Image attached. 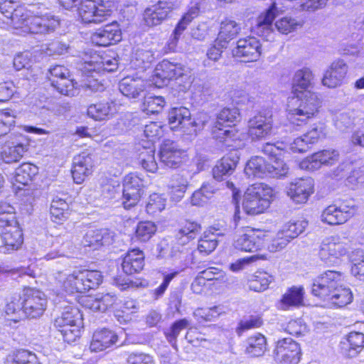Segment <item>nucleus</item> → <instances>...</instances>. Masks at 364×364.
Segmentation results:
<instances>
[{"instance_id":"1","label":"nucleus","mask_w":364,"mask_h":364,"mask_svg":"<svg viewBox=\"0 0 364 364\" xmlns=\"http://www.w3.org/2000/svg\"><path fill=\"white\" fill-rule=\"evenodd\" d=\"M314 75L309 68L297 70L293 76L291 92L293 97L298 100L296 107L287 111L288 119L294 127H303L316 118L322 110L323 100L314 88Z\"/></svg>"},{"instance_id":"2","label":"nucleus","mask_w":364,"mask_h":364,"mask_svg":"<svg viewBox=\"0 0 364 364\" xmlns=\"http://www.w3.org/2000/svg\"><path fill=\"white\" fill-rule=\"evenodd\" d=\"M0 12L9 20L14 32L20 36L48 33L60 25L59 19L51 14L32 15L18 0L1 1Z\"/></svg>"},{"instance_id":"3","label":"nucleus","mask_w":364,"mask_h":364,"mask_svg":"<svg viewBox=\"0 0 364 364\" xmlns=\"http://www.w3.org/2000/svg\"><path fill=\"white\" fill-rule=\"evenodd\" d=\"M48 299L36 287L23 286L6 303L1 316L5 325L12 327L25 319H36L43 316L47 309Z\"/></svg>"},{"instance_id":"4","label":"nucleus","mask_w":364,"mask_h":364,"mask_svg":"<svg viewBox=\"0 0 364 364\" xmlns=\"http://www.w3.org/2000/svg\"><path fill=\"white\" fill-rule=\"evenodd\" d=\"M311 294L321 302L333 308H343L353 300L350 289L345 284L343 272L326 270L312 282Z\"/></svg>"},{"instance_id":"5","label":"nucleus","mask_w":364,"mask_h":364,"mask_svg":"<svg viewBox=\"0 0 364 364\" xmlns=\"http://www.w3.org/2000/svg\"><path fill=\"white\" fill-rule=\"evenodd\" d=\"M263 156H255L247 163L245 171L250 176L263 177L267 173L282 176L288 169L284 158L288 151L284 143H265L262 149Z\"/></svg>"},{"instance_id":"6","label":"nucleus","mask_w":364,"mask_h":364,"mask_svg":"<svg viewBox=\"0 0 364 364\" xmlns=\"http://www.w3.org/2000/svg\"><path fill=\"white\" fill-rule=\"evenodd\" d=\"M103 278L100 270L80 267L59 281V288L66 295L82 296L97 289L102 284Z\"/></svg>"},{"instance_id":"7","label":"nucleus","mask_w":364,"mask_h":364,"mask_svg":"<svg viewBox=\"0 0 364 364\" xmlns=\"http://www.w3.org/2000/svg\"><path fill=\"white\" fill-rule=\"evenodd\" d=\"M235 282V277L229 275L223 269L210 266L197 274L191 288L197 294L208 289L220 294L232 289Z\"/></svg>"},{"instance_id":"8","label":"nucleus","mask_w":364,"mask_h":364,"mask_svg":"<svg viewBox=\"0 0 364 364\" xmlns=\"http://www.w3.org/2000/svg\"><path fill=\"white\" fill-rule=\"evenodd\" d=\"M241 112L239 108L224 107L216 114L213 126V137L222 143L240 140L237 123L240 121Z\"/></svg>"},{"instance_id":"9","label":"nucleus","mask_w":364,"mask_h":364,"mask_svg":"<svg viewBox=\"0 0 364 364\" xmlns=\"http://www.w3.org/2000/svg\"><path fill=\"white\" fill-rule=\"evenodd\" d=\"M81 304L85 309L92 311L102 313L112 311L119 321H125L126 318L132 313L131 309L134 307L132 301L122 302L116 294L109 293L102 294L99 297L85 295Z\"/></svg>"},{"instance_id":"10","label":"nucleus","mask_w":364,"mask_h":364,"mask_svg":"<svg viewBox=\"0 0 364 364\" xmlns=\"http://www.w3.org/2000/svg\"><path fill=\"white\" fill-rule=\"evenodd\" d=\"M275 194L274 189L264 183H255L246 189L243 199L244 212L251 216L264 213L270 207Z\"/></svg>"},{"instance_id":"11","label":"nucleus","mask_w":364,"mask_h":364,"mask_svg":"<svg viewBox=\"0 0 364 364\" xmlns=\"http://www.w3.org/2000/svg\"><path fill=\"white\" fill-rule=\"evenodd\" d=\"M0 253L10 254L19 250L24 241L23 230L12 214L0 215Z\"/></svg>"},{"instance_id":"12","label":"nucleus","mask_w":364,"mask_h":364,"mask_svg":"<svg viewBox=\"0 0 364 364\" xmlns=\"http://www.w3.org/2000/svg\"><path fill=\"white\" fill-rule=\"evenodd\" d=\"M47 80L53 90L60 95L72 97L79 94L80 85L70 70L63 65H55L48 70Z\"/></svg>"},{"instance_id":"13","label":"nucleus","mask_w":364,"mask_h":364,"mask_svg":"<svg viewBox=\"0 0 364 364\" xmlns=\"http://www.w3.org/2000/svg\"><path fill=\"white\" fill-rule=\"evenodd\" d=\"M167 122L171 129L197 134L203 129L204 122L191 119L190 110L185 107H171L167 112Z\"/></svg>"},{"instance_id":"14","label":"nucleus","mask_w":364,"mask_h":364,"mask_svg":"<svg viewBox=\"0 0 364 364\" xmlns=\"http://www.w3.org/2000/svg\"><path fill=\"white\" fill-rule=\"evenodd\" d=\"M357 214V206L348 201L334 202L324 208L321 214L323 223L330 226L346 223Z\"/></svg>"},{"instance_id":"15","label":"nucleus","mask_w":364,"mask_h":364,"mask_svg":"<svg viewBox=\"0 0 364 364\" xmlns=\"http://www.w3.org/2000/svg\"><path fill=\"white\" fill-rule=\"evenodd\" d=\"M146 186L137 174L129 173L123 179L122 205L125 210H131L140 203L145 194Z\"/></svg>"},{"instance_id":"16","label":"nucleus","mask_w":364,"mask_h":364,"mask_svg":"<svg viewBox=\"0 0 364 364\" xmlns=\"http://www.w3.org/2000/svg\"><path fill=\"white\" fill-rule=\"evenodd\" d=\"M268 231L249 226L242 228L234 241L235 247L245 252L261 250L268 240Z\"/></svg>"},{"instance_id":"17","label":"nucleus","mask_w":364,"mask_h":364,"mask_svg":"<svg viewBox=\"0 0 364 364\" xmlns=\"http://www.w3.org/2000/svg\"><path fill=\"white\" fill-rule=\"evenodd\" d=\"M178 7L176 1L159 0L145 8L143 21L149 27L160 26L171 18L173 11Z\"/></svg>"},{"instance_id":"18","label":"nucleus","mask_w":364,"mask_h":364,"mask_svg":"<svg viewBox=\"0 0 364 364\" xmlns=\"http://www.w3.org/2000/svg\"><path fill=\"white\" fill-rule=\"evenodd\" d=\"M158 156L161 164L171 169L180 168L188 161L186 150L181 148L176 141L171 139L162 141L159 148Z\"/></svg>"},{"instance_id":"19","label":"nucleus","mask_w":364,"mask_h":364,"mask_svg":"<svg viewBox=\"0 0 364 364\" xmlns=\"http://www.w3.org/2000/svg\"><path fill=\"white\" fill-rule=\"evenodd\" d=\"M348 250V245L340 236L331 235L322 241L318 255L321 260L332 264L346 255Z\"/></svg>"},{"instance_id":"20","label":"nucleus","mask_w":364,"mask_h":364,"mask_svg":"<svg viewBox=\"0 0 364 364\" xmlns=\"http://www.w3.org/2000/svg\"><path fill=\"white\" fill-rule=\"evenodd\" d=\"M273 120L263 112H258L247 121L246 134L252 141L265 139L272 133Z\"/></svg>"},{"instance_id":"21","label":"nucleus","mask_w":364,"mask_h":364,"mask_svg":"<svg viewBox=\"0 0 364 364\" xmlns=\"http://www.w3.org/2000/svg\"><path fill=\"white\" fill-rule=\"evenodd\" d=\"M273 354L280 364H299L301 349L300 345L292 338H284L276 342Z\"/></svg>"},{"instance_id":"22","label":"nucleus","mask_w":364,"mask_h":364,"mask_svg":"<svg viewBox=\"0 0 364 364\" xmlns=\"http://www.w3.org/2000/svg\"><path fill=\"white\" fill-rule=\"evenodd\" d=\"M122 40V31L117 21L96 29L90 36V42L98 47L114 46Z\"/></svg>"},{"instance_id":"23","label":"nucleus","mask_w":364,"mask_h":364,"mask_svg":"<svg viewBox=\"0 0 364 364\" xmlns=\"http://www.w3.org/2000/svg\"><path fill=\"white\" fill-rule=\"evenodd\" d=\"M171 60L164 59L156 64L153 74L155 83L167 84L170 81L176 80L185 75V65Z\"/></svg>"},{"instance_id":"24","label":"nucleus","mask_w":364,"mask_h":364,"mask_svg":"<svg viewBox=\"0 0 364 364\" xmlns=\"http://www.w3.org/2000/svg\"><path fill=\"white\" fill-rule=\"evenodd\" d=\"M119 341L118 333L107 327L95 329L91 336L88 349L91 353H101L116 346Z\"/></svg>"},{"instance_id":"25","label":"nucleus","mask_w":364,"mask_h":364,"mask_svg":"<svg viewBox=\"0 0 364 364\" xmlns=\"http://www.w3.org/2000/svg\"><path fill=\"white\" fill-rule=\"evenodd\" d=\"M145 253L139 247H132L119 257L120 268L124 274L133 276L141 273L145 267Z\"/></svg>"},{"instance_id":"26","label":"nucleus","mask_w":364,"mask_h":364,"mask_svg":"<svg viewBox=\"0 0 364 364\" xmlns=\"http://www.w3.org/2000/svg\"><path fill=\"white\" fill-rule=\"evenodd\" d=\"M232 53L235 58H243L246 62H254L261 55L262 45L257 38L248 36L237 41Z\"/></svg>"},{"instance_id":"27","label":"nucleus","mask_w":364,"mask_h":364,"mask_svg":"<svg viewBox=\"0 0 364 364\" xmlns=\"http://www.w3.org/2000/svg\"><path fill=\"white\" fill-rule=\"evenodd\" d=\"M95 161L92 155L82 151L76 155L72 164L71 175L74 182L81 184L94 172Z\"/></svg>"},{"instance_id":"28","label":"nucleus","mask_w":364,"mask_h":364,"mask_svg":"<svg viewBox=\"0 0 364 364\" xmlns=\"http://www.w3.org/2000/svg\"><path fill=\"white\" fill-rule=\"evenodd\" d=\"M65 9L76 8L78 18L84 23H95L96 0H58Z\"/></svg>"},{"instance_id":"29","label":"nucleus","mask_w":364,"mask_h":364,"mask_svg":"<svg viewBox=\"0 0 364 364\" xmlns=\"http://www.w3.org/2000/svg\"><path fill=\"white\" fill-rule=\"evenodd\" d=\"M314 193V181L310 178H300L291 182L287 194L296 204H305Z\"/></svg>"},{"instance_id":"30","label":"nucleus","mask_w":364,"mask_h":364,"mask_svg":"<svg viewBox=\"0 0 364 364\" xmlns=\"http://www.w3.org/2000/svg\"><path fill=\"white\" fill-rule=\"evenodd\" d=\"M339 160V154L333 149L318 151L306 156L302 161L301 166L306 169L314 171L322 166L336 164Z\"/></svg>"},{"instance_id":"31","label":"nucleus","mask_w":364,"mask_h":364,"mask_svg":"<svg viewBox=\"0 0 364 364\" xmlns=\"http://www.w3.org/2000/svg\"><path fill=\"white\" fill-rule=\"evenodd\" d=\"M348 70V65L343 60H334L323 74V85L328 88L341 86L345 81Z\"/></svg>"},{"instance_id":"32","label":"nucleus","mask_w":364,"mask_h":364,"mask_svg":"<svg viewBox=\"0 0 364 364\" xmlns=\"http://www.w3.org/2000/svg\"><path fill=\"white\" fill-rule=\"evenodd\" d=\"M277 14V7L275 1L257 17L256 23L252 31L262 38H267L273 33V21Z\"/></svg>"},{"instance_id":"33","label":"nucleus","mask_w":364,"mask_h":364,"mask_svg":"<svg viewBox=\"0 0 364 364\" xmlns=\"http://www.w3.org/2000/svg\"><path fill=\"white\" fill-rule=\"evenodd\" d=\"M118 112V105L112 100H102L87 107V114L95 121L108 120Z\"/></svg>"},{"instance_id":"34","label":"nucleus","mask_w":364,"mask_h":364,"mask_svg":"<svg viewBox=\"0 0 364 364\" xmlns=\"http://www.w3.org/2000/svg\"><path fill=\"white\" fill-rule=\"evenodd\" d=\"M38 173V168L33 164L24 162L15 170L12 184L15 189L21 190L31 184Z\"/></svg>"},{"instance_id":"35","label":"nucleus","mask_w":364,"mask_h":364,"mask_svg":"<svg viewBox=\"0 0 364 364\" xmlns=\"http://www.w3.org/2000/svg\"><path fill=\"white\" fill-rule=\"evenodd\" d=\"M201 231L202 225L199 221L186 218L180 223L176 240L179 245H186L195 240Z\"/></svg>"},{"instance_id":"36","label":"nucleus","mask_w":364,"mask_h":364,"mask_svg":"<svg viewBox=\"0 0 364 364\" xmlns=\"http://www.w3.org/2000/svg\"><path fill=\"white\" fill-rule=\"evenodd\" d=\"M146 87V80L137 75H127L123 77L119 83V90L122 94L128 98H136Z\"/></svg>"},{"instance_id":"37","label":"nucleus","mask_w":364,"mask_h":364,"mask_svg":"<svg viewBox=\"0 0 364 364\" xmlns=\"http://www.w3.org/2000/svg\"><path fill=\"white\" fill-rule=\"evenodd\" d=\"M238 163V158L231 153L223 156L212 168L213 177L218 181H222L231 176Z\"/></svg>"},{"instance_id":"38","label":"nucleus","mask_w":364,"mask_h":364,"mask_svg":"<svg viewBox=\"0 0 364 364\" xmlns=\"http://www.w3.org/2000/svg\"><path fill=\"white\" fill-rule=\"evenodd\" d=\"M305 290L302 286H292L287 289L280 299L283 310L299 308L304 306Z\"/></svg>"},{"instance_id":"39","label":"nucleus","mask_w":364,"mask_h":364,"mask_svg":"<svg viewBox=\"0 0 364 364\" xmlns=\"http://www.w3.org/2000/svg\"><path fill=\"white\" fill-rule=\"evenodd\" d=\"M274 282V275L263 269H257L247 279L249 289L255 292H262L267 290Z\"/></svg>"},{"instance_id":"40","label":"nucleus","mask_w":364,"mask_h":364,"mask_svg":"<svg viewBox=\"0 0 364 364\" xmlns=\"http://www.w3.org/2000/svg\"><path fill=\"white\" fill-rule=\"evenodd\" d=\"M241 29L240 23L230 18H225L220 23L216 38L219 42L229 46L230 43L240 33Z\"/></svg>"},{"instance_id":"41","label":"nucleus","mask_w":364,"mask_h":364,"mask_svg":"<svg viewBox=\"0 0 364 364\" xmlns=\"http://www.w3.org/2000/svg\"><path fill=\"white\" fill-rule=\"evenodd\" d=\"M157 225L151 220H141L137 223L131 236V241L137 243L148 242L156 233Z\"/></svg>"},{"instance_id":"42","label":"nucleus","mask_w":364,"mask_h":364,"mask_svg":"<svg viewBox=\"0 0 364 364\" xmlns=\"http://www.w3.org/2000/svg\"><path fill=\"white\" fill-rule=\"evenodd\" d=\"M72 213L70 205L64 199L56 198L51 201L50 206V220L58 225L65 222Z\"/></svg>"},{"instance_id":"43","label":"nucleus","mask_w":364,"mask_h":364,"mask_svg":"<svg viewBox=\"0 0 364 364\" xmlns=\"http://www.w3.org/2000/svg\"><path fill=\"white\" fill-rule=\"evenodd\" d=\"M4 364H42L37 355L28 349L17 348L5 358Z\"/></svg>"},{"instance_id":"44","label":"nucleus","mask_w":364,"mask_h":364,"mask_svg":"<svg viewBox=\"0 0 364 364\" xmlns=\"http://www.w3.org/2000/svg\"><path fill=\"white\" fill-rule=\"evenodd\" d=\"M83 323V317L81 311L75 305L69 304L63 307L60 315L58 316L53 321V326H63Z\"/></svg>"},{"instance_id":"45","label":"nucleus","mask_w":364,"mask_h":364,"mask_svg":"<svg viewBox=\"0 0 364 364\" xmlns=\"http://www.w3.org/2000/svg\"><path fill=\"white\" fill-rule=\"evenodd\" d=\"M267 350L266 337L261 333H257L247 338L245 353L250 358L262 356Z\"/></svg>"},{"instance_id":"46","label":"nucleus","mask_w":364,"mask_h":364,"mask_svg":"<svg viewBox=\"0 0 364 364\" xmlns=\"http://www.w3.org/2000/svg\"><path fill=\"white\" fill-rule=\"evenodd\" d=\"M28 151L27 144L17 143L16 144H6L2 146L0 151V159L6 164H12L19 161Z\"/></svg>"},{"instance_id":"47","label":"nucleus","mask_w":364,"mask_h":364,"mask_svg":"<svg viewBox=\"0 0 364 364\" xmlns=\"http://www.w3.org/2000/svg\"><path fill=\"white\" fill-rule=\"evenodd\" d=\"M218 244V235L210 229H207L198 238L196 250L201 256H208L215 250Z\"/></svg>"},{"instance_id":"48","label":"nucleus","mask_w":364,"mask_h":364,"mask_svg":"<svg viewBox=\"0 0 364 364\" xmlns=\"http://www.w3.org/2000/svg\"><path fill=\"white\" fill-rule=\"evenodd\" d=\"M164 132L162 126L159 125L158 122H151L144 127L141 146L155 148V144L164 137Z\"/></svg>"},{"instance_id":"49","label":"nucleus","mask_w":364,"mask_h":364,"mask_svg":"<svg viewBox=\"0 0 364 364\" xmlns=\"http://www.w3.org/2000/svg\"><path fill=\"white\" fill-rule=\"evenodd\" d=\"M166 206V199L162 194L153 193L146 201L145 205V212L152 218H156L165 210Z\"/></svg>"},{"instance_id":"50","label":"nucleus","mask_w":364,"mask_h":364,"mask_svg":"<svg viewBox=\"0 0 364 364\" xmlns=\"http://www.w3.org/2000/svg\"><path fill=\"white\" fill-rule=\"evenodd\" d=\"M106 234L100 229H89L85 233L81 243L92 250L100 249L104 245Z\"/></svg>"},{"instance_id":"51","label":"nucleus","mask_w":364,"mask_h":364,"mask_svg":"<svg viewBox=\"0 0 364 364\" xmlns=\"http://www.w3.org/2000/svg\"><path fill=\"white\" fill-rule=\"evenodd\" d=\"M95 24L102 23L112 17L117 9L114 0H96Z\"/></svg>"},{"instance_id":"52","label":"nucleus","mask_w":364,"mask_h":364,"mask_svg":"<svg viewBox=\"0 0 364 364\" xmlns=\"http://www.w3.org/2000/svg\"><path fill=\"white\" fill-rule=\"evenodd\" d=\"M166 101L162 96L145 97L141 102V111L148 115L158 114L164 110Z\"/></svg>"},{"instance_id":"53","label":"nucleus","mask_w":364,"mask_h":364,"mask_svg":"<svg viewBox=\"0 0 364 364\" xmlns=\"http://www.w3.org/2000/svg\"><path fill=\"white\" fill-rule=\"evenodd\" d=\"M348 357H355L364 349V333L358 331L348 333L346 338Z\"/></svg>"},{"instance_id":"54","label":"nucleus","mask_w":364,"mask_h":364,"mask_svg":"<svg viewBox=\"0 0 364 364\" xmlns=\"http://www.w3.org/2000/svg\"><path fill=\"white\" fill-rule=\"evenodd\" d=\"M223 311L220 306L211 307H199L193 312V316L199 323L215 321Z\"/></svg>"},{"instance_id":"55","label":"nucleus","mask_w":364,"mask_h":364,"mask_svg":"<svg viewBox=\"0 0 364 364\" xmlns=\"http://www.w3.org/2000/svg\"><path fill=\"white\" fill-rule=\"evenodd\" d=\"M60 332L65 342L72 343L80 339L83 330V323L63 326H54Z\"/></svg>"},{"instance_id":"56","label":"nucleus","mask_w":364,"mask_h":364,"mask_svg":"<svg viewBox=\"0 0 364 364\" xmlns=\"http://www.w3.org/2000/svg\"><path fill=\"white\" fill-rule=\"evenodd\" d=\"M228 98L230 104L239 108L248 104H254V98L243 89H233L229 91Z\"/></svg>"},{"instance_id":"57","label":"nucleus","mask_w":364,"mask_h":364,"mask_svg":"<svg viewBox=\"0 0 364 364\" xmlns=\"http://www.w3.org/2000/svg\"><path fill=\"white\" fill-rule=\"evenodd\" d=\"M139 154L140 164L148 172L155 173L158 170V164L155 159L154 147H143Z\"/></svg>"},{"instance_id":"58","label":"nucleus","mask_w":364,"mask_h":364,"mask_svg":"<svg viewBox=\"0 0 364 364\" xmlns=\"http://www.w3.org/2000/svg\"><path fill=\"white\" fill-rule=\"evenodd\" d=\"M16 118V114L10 109H0V137L6 135L15 127Z\"/></svg>"},{"instance_id":"59","label":"nucleus","mask_w":364,"mask_h":364,"mask_svg":"<svg viewBox=\"0 0 364 364\" xmlns=\"http://www.w3.org/2000/svg\"><path fill=\"white\" fill-rule=\"evenodd\" d=\"M302 24L296 18L291 16H284L277 19L274 23L277 31L283 35H288L297 30Z\"/></svg>"},{"instance_id":"60","label":"nucleus","mask_w":364,"mask_h":364,"mask_svg":"<svg viewBox=\"0 0 364 364\" xmlns=\"http://www.w3.org/2000/svg\"><path fill=\"white\" fill-rule=\"evenodd\" d=\"M263 324L264 321L261 314H252L247 318L241 320L238 323L235 329L236 333L238 335H242L247 331L259 328L263 326Z\"/></svg>"},{"instance_id":"61","label":"nucleus","mask_w":364,"mask_h":364,"mask_svg":"<svg viewBox=\"0 0 364 364\" xmlns=\"http://www.w3.org/2000/svg\"><path fill=\"white\" fill-rule=\"evenodd\" d=\"M326 129L323 124L315 125L304 134V136L306 139V141H308L311 145L318 144V142L324 140L326 138Z\"/></svg>"},{"instance_id":"62","label":"nucleus","mask_w":364,"mask_h":364,"mask_svg":"<svg viewBox=\"0 0 364 364\" xmlns=\"http://www.w3.org/2000/svg\"><path fill=\"white\" fill-rule=\"evenodd\" d=\"M185 338L188 343L194 347L202 346L204 343L208 342L206 334L203 333L198 326H191L188 329Z\"/></svg>"},{"instance_id":"63","label":"nucleus","mask_w":364,"mask_h":364,"mask_svg":"<svg viewBox=\"0 0 364 364\" xmlns=\"http://www.w3.org/2000/svg\"><path fill=\"white\" fill-rule=\"evenodd\" d=\"M189 323L186 318H181L174 321L166 331H164V336L170 343H176L178 336L181 331L186 328Z\"/></svg>"},{"instance_id":"64","label":"nucleus","mask_w":364,"mask_h":364,"mask_svg":"<svg viewBox=\"0 0 364 364\" xmlns=\"http://www.w3.org/2000/svg\"><path fill=\"white\" fill-rule=\"evenodd\" d=\"M285 331L291 336L299 337L304 336L309 330L303 319L298 318L289 320L286 325Z\"/></svg>"}]
</instances>
